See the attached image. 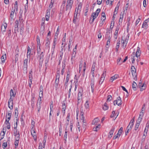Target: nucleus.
Here are the masks:
<instances>
[{"label": "nucleus", "instance_id": "obj_64", "mask_svg": "<svg viewBox=\"0 0 149 149\" xmlns=\"http://www.w3.org/2000/svg\"><path fill=\"white\" fill-rule=\"evenodd\" d=\"M100 11V8H98L96 11L95 13V14H97L98 15L99 14V13Z\"/></svg>", "mask_w": 149, "mask_h": 149}, {"label": "nucleus", "instance_id": "obj_32", "mask_svg": "<svg viewBox=\"0 0 149 149\" xmlns=\"http://www.w3.org/2000/svg\"><path fill=\"white\" fill-rule=\"evenodd\" d=\"M6 58V54H5L4 55H2L1 57V60L2 62L3 63H4Z\"/></svg>", "mask_w": 149, "mask_h": 149}, {"label": "nucleus", "instance_id": "obj_21", "mask_svg": "<svg viewBox=\"0 0 149 149\" xmlns=\"http://www.w3.org/2000/svg\"><path fill=\"white\" fill-rule=\"evenodd\" d=\"M98 15L97 14H95V13H92L91 15V17L93 18L92 21L93 22L94 19L98 16Z\"/></svg>", "mask_w": 149, "mask_h": 149}, {"label": "nucleus", "instance_id": "obj_44", "mask_svg": "<svg viewBox=\"0 0 149 149\" xmlns=\"http://www.w3.org/2000/svg\"><path fill=\"white\" fill-rule=\"evenodd\" d=\"M139 123H136L135 127L134 129V130L135 131H136L137 129L138 128L139 125Z\"/></svg>", "mask_w": 149, "mask_h": 149}, {"label": "nucleus", "instance_id": "obj_51", "mask_svg": "<svg viewBox=\"0 0 149 149\" xmlns=\"http://www.w3.org/2000/svg\"><path fill=\"white\" fill-rule=\"evenodd\" d=\"M59 83V80L55 79V86L56 87H57L58 84Z\"/></svg>", "mask_w": 149, "mask_h": 149}, {"label": "nucleus", "instance_id": "obj_6", "mask_svg": "<svg viewBox=\"0 0 149 149\" xmlns=\"http://www.w3.org/2000/svg\"><path fill=\"white\" fill-rule=\"evenodd\" d=\"M41 96H39V97L38 100V101L37 102L36 104L37 108L38 109V113L40 112V109L41 108V105L42 104V102L41 101Z\"/></svg>", "mask_w": 149, "mask_h": 149}, {"label": "nucleus", "instance_id": "obj_62", "mask_svg": "<svg viewBox=\"0 0 149 149\" xmlns=\"http://www.w3.org/2000/svg\"><path fill=\"white\" fill-rule=\"evenodd\" d=\"M76 54V52H73L72 54V58H71V60H72V59L73 58H75V55Z\"/></svg>", "mask_w": 149, "mask_h": 149}, {"label": "nucleus", "instance_id": "obj_12", "mask_svg": "<svg viewBox=\"0 0 149 149\" xmlns=\"http://www.w3.org/2000/svg\"><path fill=\"white\" fill-rule=\"evenodd\" d=\"M115 129V127H112V129L110 130V131H109V135H108V137L109 139H110L112 137V135L114 132Z\"/></svg>", "mask_w": 149, "mask_h": 149}, {"label": "nucleus", "instance_id": "obj_60", "mask_svg": "<svg viewBox=\"0 0 149 149\" xmlns=\"http://www.w3.org/2000/svg\"><path fill=\"white\" fill-rule=\"evenodd\" d=\"M77 8H76V9H75V14H76H76L77 15H80V12L81 11H79V10H77Z\"/></svg>", "mask_w": 149, "mask_h": 149}, {"label": "nucleus", "instance_id": "obj_61", "mask_svg": "<svg viewBox=\"0 0 149 149\" xmlns=\"http://www.w3.org/2000/svg\"><path fill=\"white\" fill-rule=\"evenodd\" d=\"M144 84H143L141 86V88L140 89V91H142L143 90H144L146 88L145 86H144Z\"/></svg>", "mask_w": 149, "mask_h": 149}, {"label": "nucleus", "instance_id": "obj_46", "mask_svg": "<svg viewBox=\"0 0 149 149\" xmlns=\"http://www.w3.org/2000/svg\"><path fill=\"white\" fill-rule=\"evenodd\" d=\"M10 97H12L13 96H14V95L13 93V90L11 89L10 91Z\"/></svg>", "mask_w": 149, "mask_h": 149}, {"label": "nucleus", "instance_id": "obj_13", "mask_svg": "<svg viewBox=\"0 0 149 149\" xmlns=\"http://www.w3.org/2000/svg\"><path fill=\"white\" fill-rule=\"evenodd\" d=\"M140 48L139 47H137V51L136 53V56L137 57H139L141 53V51L140 50Z\"/></svg>", "mask_w": 149, "mask_h": 149}, {"label": "nucleus", "instance_id": "obj_27", "mask_svg": "<svg viewBox=\"0 0 149 149\" xmlns=\"http://www.w3.org/2000/svg\"><path fill=\"white\" fill-rule=\"evenodd\" d=\"M35 99L34 97L32 98L31 99V106L32 108H34L35 106Z\"/></svg>", "mask_w": 149, "mask_h": 149}, {"label": "nucleus", "instance_id": "obj_43", "mask_svg": "<svg viewBox=\"0 0 149 149\" xmlns=\"http://www.w3.org/2000/svg\"><path fill=\"white\" fill-rule=\"evenodd\" d=\"M112 97L111 95H109L107 96V101H110L112 99Z\"/></svg>", "mask_w": 149, "mask_h": 149}, {"label": "nucleus", "instance_id": "obj_42", "mask_svg": "<svg viewBox=\"0 0 149 149\" xmlns=\"http://www.w3.org/2000/svg\"><path fill=\"white\" fill-rule=\"evenodd\" d=\"M66 109V107H64L63 106V107L62 109V111L63 113V115L64 116L65 113V111Z\"/></svg>", "mask_w": 149, "mask_h": 149}, {"label": "nucleus", "instance_id": "obj_45", "mask_svg": "<svg viewBox=\"0 0 149 149\" xmlns=\"http://www.w3.org/2000/svg\"><path fill=\"white\" fill-rule=\"evenodd\" d=\"M16 122L15 124H14V129H17V123L18 122V120H16Z\"/></svg>", "mask_w": 149, "mask_h": 149}, {"label": "nucleus", "instance_id": "obj_55", "mask_svg": "<svg viewBox=\"0 0 149 149\" xmlns=\"http://www.w3.org/2000/svg\"><path fill=\"white\" fill-rule=\"evenodd\" d=\"M70 113H69L68 114L67 117L66 118V119L67 121H69L70 120Z\"/></svg>", "mask_w": 149, "mask_h": 149}, {"label": "nucleus", "instance_id": "obj_59", "mask_svg": "<svg viewBox=\"0 0 149 149\" xmlns=\"http://www.w3.org/2000/svg\"><path fill=\"white\" fill-rule=\"evenodd\" d=\"M54 3V2H53V1H51L50 3L49 6V8H50L49 9H50L52 8L53 5V4Z\"/></svg>", "mask_w": 149, "mask_h": 149}, {"label": "nucleus", "instance_id": "obj_40", "mask_svg": "<svg viewBox=\"0 0 149 149\" xmlns=\"http://www.w3.org/2000/svg\"><path fill=\"white\" fill-rule=\"evenodd\" d=\"M95 65H96V64L95 63H93L92 66L91 68V71H95Z\"/></svg>", "mask_w": 149, "mask_h": 149}, {"label": "nucleus", "instance_id": "obj_9", "mask_svg": "<svg viewBox=\"0 0 149 149\" xmlns=\"http://www.w3.org/2000/svg\"><path fill=\"white\" fill-rule=\"evenodd\" d=\"M19 24V22L17 19L15 22L14 25V33L15 34L16 36H17V33H18V26Z\"/></svg>", "mask_w": 149, "mask_h": 149}, {"label": "nucleus", "instance_id": "obj_39", "mask_svg": "<svg viewBox=\"0 0 149 149\" xmlns=\"http://www.w3.org/2000/svg\"><path fill=\"white\" fill-rule=\"evenodd\" d=\"M123 128L122 127H121L119 130L118 133V134H119V136H120V134L122 133L123 132Z\"/></svg>", "mask_w": 149, "mask_h": 149}, {"label": "nucleus", "instance_id": "obj_5", "mask_svg": "<svg viewBox=\"0 0 149 149\" xmlns=\"http://www.w3.org/2000/svg\"><path fill=\"white\" fill-rule=\"evenodd\" d=\"M19 48L18 47H17L16 49L15 50V65H18V64L19 63V62L18 61V57H19Z\"/></svg>", "mask_w": 149, "mask_h": 149}, {"label": "nucleus", "instance_id": "obj_30", "mask_svg": "<svg viewBox=\"0 0 149 149\" xmlns=\"http://www.w3.org/2000/svg\"><path fill=\"white\" fill-rule=\"evenodd\" d=\"M27 57L29 56V57H30L31 54V49L30 47L28 46L27 48Z\"/></svg>", "mask_w": 149, "mask_h": 149}, {"label": "nucleus", "instance_id": "obj_17", "mask_svg": "<svg viewBox=\"0 0 149 149\" xmlns=\"http://www.w3.org/2000/svg\"><path fill=\"white\" fill-rule=\"evenodd\" d=\"M7 26V24L5 23L4 24L2 25L1 27V30L3 32H5L6 31V29Z\"/></svg>", "mask_w": 149, "mask_h": 149}, {"label": "nucleus", "instance_id": "obj_3", "mask_svg": "<svg viewBox=\"0 0 149 149\" xmlns=\"http://www.w3.org/2000/svg\"><path fill=\"white\" fill-rule=\"evenodd\" d=\"M73 1L72 0H68L66 5L65 7V10L66 11L68 12V15H69L71 9L72 8L73 4Z\"/></svg>", "mask_w": 149, "mask_h": 149}, {"label": "nucleus", "instance_id": "obj_25", "mask_svg": "<svg viewBox=\"0 0 149 149\" xmlns=\"http://www.w3.org/2000/svg\"><path fill=\"white\" fill-rule=\"evenodd\" d=\"M132 129V128L130 127V126L128 125L125 131V135H127V134Z\"/></svg>", "mask_w": 149, "mask_h": 149}, {"label": "nucleus", "instance_id": "obj_14", "mask_svg": "<svg viewBox=\"0 0 149 149\" xmlns=\"http://www.w3.org/2000/svg\"><path fill=\"white\" fill-rule=\"evenodd\" d=\"M65 1H63V3H62V4L61 7V9L60 11V13H62L63 12V9L64 8V6H65Z\"/></svg>", "mask_w": 149, "mask_h": 149}, {"label": "nucleus", "instance_id": "obj_31", "mask_svg": "<svg viewBox=\"0 0 149 149\" xmlns=\"http://www.w3.org/2000/svg\"><path fill=\"white\" fill-rule=\"evenodd\" d=\"M136 86L137 84L136 83L135 81H133L132 84V87L134 91H136Z\"/></svg>", "mask_w": 149, "mask_h": 149}, {"label": "nucleus", "instance_id": "obj_54", "mask_svg": "<svg viewBox=\"0 0 149 149\" xmlns=\"http://www.w3.org/2000/svg\"><path fill=\"white\" fill-rule=\"evenodd\" d=\"M46 139H47V136H45L44 137V140H43V145L44 146H45V144Z\"/></svg>", "mask_w": 149, "mask_h": 149}, {"label": "nucleus", "instance_id": "obj_47", "mask_svg": "<svg viewBox=\"0 0 149 149\" xmlns=\"http://www.w3.org/2000/svg\"><path fill=\"white\" fill-rule=\"evenodd\" d=\"M7 146V143L6 142H3L2 147L3 148H5Z\"/></svg>", "mask_w": 149, "mask_h": 149}, {"label": "nucleus", "instance_id": "obj_34", "mask_svg": "<svg viewBox=\"0 0 149 149\" xmlns=\"http://www.w3.org/2000/svg\"><path fill=\"white\" fill-rule=\"evenodd\" d=\"M31 134L32 136L33 137L34 140L36 141L37 139V136H36V132H35L34 133H31Z\"/></svg>", "mask_w": 149, "mask_h": 149}, {"label": "nucleus", "instance_id": "obj_8", "mask_svg": "<svg viewBox=\"0 0 149 149\" xmlns=\"http://www.w3.org/2000/svg\"><path fill=\"white\" fill-rule=\"evenodd\" d=\"M82 91L83 90L81 89V91H79L78 94V96L77 98V103L78 104L81 102L82 99Z\"/></svg>", "mask_w": 149, "mask_h": 149}, {"label": "nucleus", "instance_id": "obj_1", "mask_svg": "<svg viewBox=\"0 0 149 149\" xmlns=\"http://www.w3.org/2000/svg\"><path fill=\"white\" fill-rule=\"evenodd\" d=\"M14 6H12V11L10 15V17L12 20L14 16V13H17L18 8V2L17 1H16L15 3L14 4Z\"/></svg>", "mask_w": 149, "mask_h": 149}, {"label": "nucleus", "instance_id": "obj_18", "mask_svg": "<svg viewBox=\"0 0 149 149\" xmlns=\"http://www.w3.org/2000/svg\"><path fill=\"white\" fill-rule=\"evenodd\" d=\"M39 58V61L42 62L43 61V58L44 57V54L43 52H42L38 56Z\"/></svg>", "mask_w": 149, "mask_h": 149}, {"label": "nucleus", "instance_id": "obj_20", "mask_svg": "<svg viewBox=\"0 0 149 149\" xmlns=\"http://www.w3.org/2000/svg\"><path fill=\"white\" fill-rule=\"evenodd\" d=\"M13 100H9L8 102V107L10 108V109H12L13 108Z\"/></svg>", "mask_w": 149, "mask_h": 149}, {"label": "nucleus", "instance_id": "obj_15", "mask_svg": "<svg viewBox=\"0 0 149 149\" xmlns=\"http://www.w3.org/2000/svg\"><path fill=\"white\" fill-rule=\"evenodd\" d=\"M119 77V75L118 74H115L113 76L111 77L110 78V81L111 82H113V81L115 79H116Z\"/></svg>", "mask_w": 149, "mask_h": 149}, {"label": "nucleus", "instance_id": "obj_56", "mask_svg": "<svg viewBox=\"0 0 149 149\" xmlns=\"http://www.w3.org/2000/svg\"><path fill=\"white\" fill-rule=\"evenodd\" d=\"M35 125V123L34 121L32 120L31 123V126L32 128H34Z\"/></svg>", "mask_w": 149, "mask_h": 149}, {"label": "nucleus", "instance_id": "obj_23", "mask_svg": "<svg viewBox=\"0 0 149 149\" xmlns=\"http://www.w3.org/2000/svg\"><path fill=\"white\" fill-rule=\"evenodd\" d=\"M84 113L82 112H81V116L80 118V122L81 123V122L85 121H86L84 120V117L83 115Z\"/></svg>", "mask_w": 149, "mask_h": 149}, {"label": "nucleus", "instance_id": "obj_58", "mask_svg": "<svg viewBox=\"0 0 149 149\" xmlns=\"http://www.w3.org/2000/svg\"><path fill=\"white\" fill-rule=\"evenodd\" d=\"M50 110H51V111H52V109L53 107V102L52 101L51 102V104L50 106Z\"/></svg>", "mask_w": 149, "mask_h": 149}, {"label": "nucleus", "instance_id": "obj_57", "mask_svg": "<svg viewBox=\"0 0 149 149\" xmlns=\"http://www.w3.org/2000/svg\"><path fill=\"white\" fill-rule=\"evenodd\" d=\"M119 3H120V2H119L117 5V6H116V7L115 9V11L116 10H117V11H118V8H119Z\"/></svg>", "mask_w": 149, "mask_h": 149}, {"label": "nucleus", "instance_id": "obj_35", "mask_svg": "<svg viewBox=\"0 0 149 149\" xmlns=\"http://www.w3.org/2000/svg\"><path fill=\"white\" fill-rule=\"evenodd\" d=\"M108 107L107 106L106 103H105L104 104V106L103 107V109L104 110H106L108 109Z\"/></svg>", "mask_w": 149, "mask_h": 149}, {"label": "nucleus", "instance_id": "obj_10", "mask_svg": "<svg viewBox=\"0 0 149 149\" xmlns=\"http://www.w3.org/2000/svg\"><path fill=\"white\" fill-rule=\"evenodd\" d=\"M106 75V71H104L103 74H102L100 80L99 81V84H101L104 80L105 76Z\"/></svg>", "mask_w": 149, "mask_h": 149}, {"label": "nucleus", "instance_id": "obj_53", "mask_svg": "<svg viewBox=\"0 0 149 149\" xmlns=\"http://www.w3.org/2000/svg\"><path fill=\"white\" fill-rule=\"evenodd\" d=\"M37 45H40V38L38 36H37Z\"/></svg>", "mask_w": 149, "mask_h": 149}, {"label": "nucleus", "instance_id": "obj_29", "mask_svg": "<svg viewBox=\"0 0 149 149\" xmlns=\"http://www.w3.org/2000/svg\"><path fill=\"white\" fill-rule=\"evenodd\" d=\"M148 24L146 22H144L142 27L144 28L145 29H146L148 28Z\"/></svg>", "mask_w": 149, "mask_h": 149}, {"label": "nucleus", "instance_id": "obj_2", "mask_svg": "<svg viewBox=\"0 0 149 149\" xmlns=\"http://www.w3.org/2000/svg\"><path fill=\"white\" fill-rule=\"evenodd\" d=\"M13 135L15 136V148L16 149L19 144V131L17 129L13 130Z\"/></svg>", "mask_w": 149, "mask_h": 149}, {"label": "nucleus", "instance_id": "obj_28", "mask_svg": "<svg viewBox=\"0 0 149 149\" xmlns=\"http://www.w3.org/2000/svg\"><path fill=\"white\" fill-rule=\"evenodd\" d=\"M47 39L46 40V43L45 44V46L47 47L48 48L49 47V45L50 44V42L49 40V38L47 37Z\"/></svg>", "mask_w": 149, "mask_h": 149}, {"label": "nucleus", "instance_id": "obj_48", "mask_svg": "<svg viewBox=\"0 0 149 149\" xmlns=\"http://www.w3.org/2000/svg\"><path fill=\"white\" fill-rule=\"evenodd\" d=\"M50 9H48L46 10V15L50 16Z\"/></svg>", "mask_w": 149, "mask_h": 149}, {"label": "nucleus", "instance_id": "obj_11", "mask_svg": "<svg viewBox=\"0 0 149 149\" xmlns=\"http://www.w3.org/2000/svg\"><path fill=\"white\" fill-rule=\"evenodd\" d=\"M14 113V116L15 117V118L16 120H18L19 119V118L18 117L19 112L18 110V108L17 107H16L15 108Z\"/></svg>", "mask_w": 149, "mask_h": 149}, {"label": "nucleus", "instance_id": "obj_33", "mask_svg": "<svg viewBox=\"0 0 149 149\" xmlns=\"http://www.w3.org/2000/svg\"><path fill=\"white\" fill-rule=\"evenodd\" d=\"M122 40H123V48H125L126 47L127 42H126V41H125V42L124 41V40H123V38H122Z\"/></svg>", "mask_w": 149, "mask_h": 149}, {"label": "nucleus", "instance_id": "obj_41", "mask_svg": "<svg viewBox=\"0 0 149 149\" xmlns=\"http://www.w3.org/2000/svg\"><path fill=\"white\" fill-rule=\"evenodd\" d=\"M85 106L86 109H88L89 107L88 102L86 101L85 104Z\"/></svg>", "mask_w": 149, "mask_h": 149}, {"label": "nucleus", "instance_id": "obj_63", "mask_svg": "<svg viewBox=\"0 0 149 149\" xmlns=\"http://www.w3.org/2000/svg\"><path fill=\"white\" fill-rule=\"evenodd\" d=\"M60 77V74L59 73L57 72L56 76V78L55 79L59 80Z\"/></svg>", "mask_w": 149, "mask_h": 149}, {"label": "nucleus", "instance_id": "obj_26", "mask_svg": "<svg viewBox=\"0 0 149 149\" xmlns=\"http://www.w3.org/2000/svg\"><path fill=\"white\" fill-rule=\"evenodd\" d=\"M134 122V119H132L130 121V123L128 125L130 126L131 128H132L133 127Z\"/></svg>", "mask_w": 149, "mask_h": 149}, {"label": "nucleus", "instance_id": "obj_4", "mask_svg": "<svg viewBox=\"0 0 149 149\" xmlns=\"http://www.w3.org/2000/svg\"><path fill=\"white\" fill-rule=\"evenodd\" d=\"M81 123H82V125L81 126L80 125V123L79 122H78L77 123V127L79 132L80 131L81 129H84V130H86V126L87 125V123H86V121L81 122Z\"/></svg>", "mask_w": 149, "mask_h": 149}, {"label": "nucleus", "instance_id": "obj_7", "mask_svg": "<svg viewBox=\"0 0 149 149\" xmlns=\"http://www.w3.org/2000/svg\"><path fill=\"white\" fill-rule=\"evenodd\" d=\"M122 103L121 98L120 97H117V100L114 101L113 102V104L115 105L116 104L118 106L121 105Z\"/></svg>", "mask_w": 149, "mask_h": 149}, {"label": "nucleus", "instance_id": "obj_37", "mask_svg": "<svg viewBox=\"0 0 149 149\" xmlns=\"http://www.w3.org/2000/svg\"><path fill=\"white\" fill-rule=\"evenodd\" d=\"M82 4L81 3H80L78 5V7L77 8V10H79V12L81 11V9L82 8Z\"/></svg>", "mask_w": 149, "mask_h": 149}, {"label": "nucleus", "instance_id": "obj_24", "mask_svg": "<svg viewBox=\"0 0 149 149\" xmlns=\"http://www.w3.org/2000/svg\"><path fill=\"white\" fill-rule=\"evenodd\" d=\"M23 24H21L20 25V34L21 35H22L24 33V28H23Z\"/></svg>", "mask_w": 149, "mask_h": 149}, {"label": "nucleus", "instance_id": "obj_52", "mask_svg": "<svg viewBox=\"0 0 149 149\" xmlns=\"http://www.w3.org/2000/svg\"><path fill=\"white\" fill-rule=\"evenodd\" d=\"M91 83H94L95 78L94 76H92L91 78Z\"/></svg>", "mask_w": 149, "mask_h": 149}, {"label": "nucleus", "instance_id": "obj_22", "mask_svg": "<svg viewBox=\"0 0 149 149\" xmlns=\"http://www.w3.org/2000/svg\"><path fill=\"white\" fill-rule=\"evenodd\" d=\"M99 121V120L98 118H95L93 120L92 124L95 125Z\"/></svg>", "mask_w": 149, "mask_h": 149}, {"label": "nucleus", "instance_id": "obj_36", "mask_svg": "<svg viewBox=\"0 0 149 149\" xmlns=\"http://www.w3.org/2000/svg\"><path fill=\"white\" fill-rule=\"evenodd\" d=\"M27 60L25 59L24 60V68H26L27 67Z\"/></svg>", "mask_w": 149, "mask_h": 149}, {"label": "nucleus", "instance_id": "obj_38", "mask_svg": "<svg viewBox=\"0 0 149 149\" xmlns=\"http://www.w3.org/2000/svg\"><path fill=\"white\" fill-rule=\"evenodd\" d=\"M133 77L134 79L136 81L137 80V78H136V72L132 73V74Z\"/></svg>", "mask_w": 149, "mask_h": 149}, {"label": "nucleus", "instance_id": "obj_49", "mask_svg": "<svg viewBox=\"0 0 149 149\" xmlns=\"http://www.w3.org/2000/svg\"><path fill=\"white\" fill-rule=\"evenodd\" d=\"M40 91L39 92V93H40H40H41V94H42L41 97H42V94H43V91H42V86H40Z\"/></svg>", "mask_w": 149, "mask_h": 149}, {"label": "nucleus", "instance_id": "obj_19", "mask_svg": "<svg viewBox=\"0 0 149 149\" xmlns=\"http://www.w3.org/2000/svg\"><path fill=\"white\" fill-rule=\"evenodd\" d=\"M102 17H101V20L104 21L106 19L105 14L104 12H102L101 14Z\"/></svg>", "mask_w": 149, "mask_h": 149}, {"label": "nucleus", "instance_id": "obj_50", "mask_svg": "<svg viewBox=\"0 0 149 149\" xmlns=\"http://www.w3.org/2000/svg\"><path fill=\"white\" fill-rule=\"evenodd\" d=\"M49 57L47 58L45 61V66H47L49 63Z\"/></svg>", "mask_w": 149, "mask_h": 149}, {"label": "nucleus", "instance_id": "obj_16", "mask_svg": "<svg viewBox=\"0 0 149 149\" xmlns=\"http://www.w3.org/2000/svg\"><path fill=\"white\" fill-rule=\"evenodd\" d=\"M106 36L107 39H110L112 36V34L110 33L109 31L107 32L106 33Z\"/></svg>", "mask_w": 149, "mask_h": 149}]
</instances>
